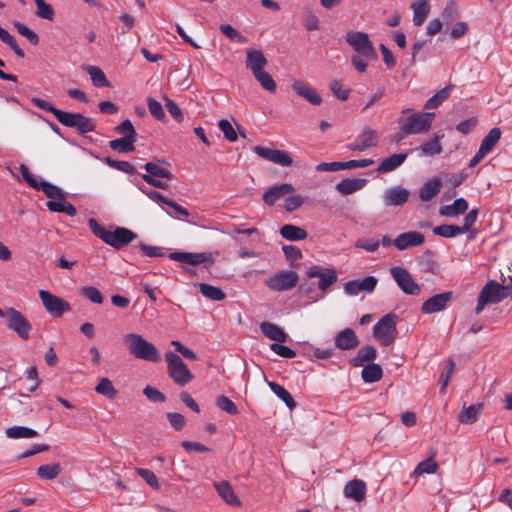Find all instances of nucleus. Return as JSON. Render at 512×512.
<instances>
[{"label": "nucleus", "instance_id": "aec40b11", "mask_svg": "<svg viewBox=\"0 0 512 512\" xmlns=\"http://www.w3.org/2000/svg\"><path fill=\"white\" fill-rule=\"evenodd\" d=\"M292 89L298 96L304 98L312 105L317 106L322 103V98L317 91L304 81L295 80L292 83Z\"/></svg>", "mask_w": 512, "mask_h": 512}, {"label": "nucleus", "instance_id": "5fc2aeb1", "mask_svg": "<svg viewBox=\"0 0 512 512\" xmlns=\"http://www.w3.org/2000/svg\"><path fill=\"white\" fill-rule=\"evenodd\" d=\"M0 40L3 43H5L6 45H8L18 57H21V58L24 57V55H25L24 51L18 46L14 37L7 30L3 29L1 26H0Z\"/></svg>", "mask_w": 512, "mask_h": 512}, {"label": "nucleus", "instance_id": "bf43d9fd", "mask_svg": "<svg viewBox=\"0 0 512 512\" xmlns=\"http://www.w3.org/2000/svg\"><path fill=\"white\" fill-rule=\"evenodd\" d=\"M81 294L89 301L95 304H101L103 302V296L100 291L93 286H85L81 288Z\"/></svg>", "mask_w": 512, "mask_h": 512}, {"label": "nucleus", "instance_id": "864d4df0", "mask_svg": "<svg viewBox=\"0 0 512 512\" xmlns=\"http://www.w3.org/2000/svg\"><path fill=\"white\" fill-rule=\"evenodd\" d=\"M36 5V16L42 19H46L52 21L54 19V9L53 7L46 3L44 0H33Z\"/></svg>", "mask_w": 512, "mask_h": 512}, {"label": "nucleus", "instance_id": "dca6fc26", "mask_svg": "<svg viewBox=\"0 0 512 512\" xmlns=\"http://www.w3.org/2000/svg\"><path fill=\"white\" fill-rule=\"evenodd\" d=\"M253 152L259 157L283 167H289L293 163L291 156L285 151L270 149L258 145L253 147Z\"/></svg>", "mask_w": 512, "mask_h": 512}, {"label": "nucleus", "instance_id": "39448f33", "mask_svg": "<svg viewBox=\"0 0 512 512\" xmlns=\"http://www.w3.org/2000/svg\"><path fill=\"white\" fill-rule=\"evenodd\" d=\"M435 117L434 113H413L406 119L399 120L400 130L405 135L422 134L430 130L432 120Z\"/></svg>", "mask_w": 512, "mask_h": 512}, {"label": "nucleus", "instance_id": "cd10ccee", "mask_svg": "<svg viewBox=\"0 0 512 512\" xmlns=\"http://www.w3.org/2000/svg\"><path fill=\"white\" fill-rule=\"evenodd\" d=\"M442 187V181L438 177L428 179L419 190V198L428 202L432 200L439 192Z\"/></svg>", "mask_w": 512, "mask_h": 512}, {"label": "nucleus", "instance_id": "ea45409f", "mask_svg": "<svg viewBox=\"0 0 512 512\" xmlns=\"http://www.w3.org/2000/svg\"><path fill=\"white\" fill-rule=\"evenodd\" d=\"M435 455H436V452L432 451L430 456L427 459L421 461L417 465V467L415 468V470L413 472V475L420 476L423 474L435 473L439 467L438 463L434 460Z\"/></svg>", "mask_w": 512, "mask_h": 512}, {"label": "nucleus", "instance_id": "e433bc0d", "mask_svg": "<svg viewBox=\"0 0 512 512\" xmlns=\"http://www.w3.org/2000/svg\"><path fill=\"white\" fill-rule=\"evenodd\" d=\"M468 209V202L464 198H457L452 204L440 207L439 213L446 217H455Z\"/></svg>", "mask_w": 512, "mask_h": 512}, {"label": "nucleus", "instance_id": "4d7b16f0", "mask_svg": "<svg viewBox=\"0 0 512 512\" xmlns=\"http://www.w3.org/2000/svg\"><path fill=\"white\" fill-rule=\"evenodd\" d=\"M220 31L231 41H237L241 44L247 43V38L241 35L233 26L229 24H221Z\"/></svg>", "mask_w": 512, "mask_h": 512}, {"label": "nucleus", "instance_id": "603ef678", "mask_svg": "<svg viewBox=\"0 0 512 512\" xmlns=\"http://www.w3.org/2000/svg\"><path fill=\"white\" fill-rule=\"evenodd\" d=\"M95 391L108 399H114L117 395V390L114 388L112 382L108 378H101L95 387Z\"/></svg>", "mask_w": 512, "mask_h": 512}, {"label": "nucleus", "instance_id": "72a5a7b5", "mask_svg": "<svg viewBox=\"0 0 512 512\" xmlns=\"http://www.w3.org/2000/svg\"><path fill=\"white\" fill-rule=\"evenodd\" d=\"M260 329L267 338L276 341L275 343H283L287 339V334L284 330L274 323L263 322L260 325Z\"/></svg>", "mask_w": 512, "mask_h": 512}, {"label": "nucleus", "instance_id": "c03bdc74", "mask_svg": "<svg viewBox=\"0 0 512 512\" xmlns=\"http://www.w3.org/2000/svg\"><path fill=\"white\" fill-rule=\"evenodd\" d=\"M5 434L11 439L33 438L38 435L36 430L24 426L9 427L5 430Z\"/></svg>", "mask_w": 512, "mask_h": 512}, {"label": "nucleus", "instance_id": "0eeeda50", "mask_svg": "<svg viewBox=\"0 0 512 512\" xmlns=\"http://www.w3.org/2000/svg\"><path fill=\"white\" fill-rule=\"evenodd\" d=\"M20 172L23 179L30 187L37 191H42L46 197L50 199H64V193L59 187L45 180L39 181L37 177L29 171V168L25 164L20 165Z\"/></svg>", "mask_w": 512, "mask_h": 512}, {"label": "nucleus", "instance_id": "9d476101", "mask_svg": "<svg viewBox=\"0 0 512 512\" xmlns=\"http://www.w3.org/2000/svg\"><path fill=\"white\" fill-rule=\"evenodd\" d=\"M57 120L62 125L76 129L80 134L93 132L96 125L93 120L81 113L63 111L58 113Z\"/></svg>", "mask_w": 512, "mask_h": 512}, {"label": "nucleus", "instance_id": "f704fd0d", "mask_svg": "<svg viewBox=\"0 0 512 512\" xmlns=\"http://www.w3.org/2000/svg\"><path fill=\"white\" fill-rule=\"evenodd\" d=\"M418 151L420 156H434L442 152V145L440 144V137L435 136L434 138L426 141L421 146L410 149L409 152Z\"/></svg>", "mask_w": 512, "mask_h": 512}, {"label": "nucleus", "instance_id": "6e6d98bb", "mask_svg": "<svg viewBox=\"0 0 512 512\" xmlns=\"http://www.w3.org/2000/svg\"><path fill=\"white\" fill-rule=\"evenodd\" d=\"M216 406L230 415H237L239 410L236 404L227 396L220 395L216 399Z\"/></svg>", "mask_w": 512, "mask_h": 512}, {"label": "nucleus", "instance_id": "58836bf2", "mask_svg": "<svg viewBox=\"0 0 512 512\" xmlns=\"http://www.w3.org/2000/svg\"><path fill=\"white\" fill-rule=\"evenodd\" d=\"M137 138H133L130 136H123L121 138H117L114 140H111L109 142V147L119 153H129L133 152L135 150L134 143L136 142Z\"/></svg>", "mask_w": 512, "mask_h": 512}, {"label": "nucleus", "instance_id": "79ce46f5", "mask_svg": "<svg viewBox=\"0 0 512 512\" xmlns=\"http://www.w3.org/2000/svg\"><path fill=\"white\" fill-rule=\"evenodd\" d=\"M501 138V130L498 127L492 128L482 139L480 149L486 154L490 153Z\"/></svg>", "mask_w": 512, "mask_h": 512}, {"label": "nucleus", "instance_id": "412c9836", "mask_svg": "<svg viewBox=\"0 0 512 512\" xmlns=\"http://www.w3.org/2000/svg\"><path fill=\"white\" fill-rule=\"evenodd\" d=\"M295 191L292 184L282 183L268 188L263 193V201L266 205L273 206L277 200Z\"/></svg>", "mask_w": 512, "mask_h": 512}, {"label": "nucleus", "instance_id": "bb28decb", "mask_svg": "<svg viewBox=\"0 0 512 512\" xmlns=\"http://www.w3.org/2000/svg\"><path fill=\"white\" fill-rule=\"evenodd\" d=\"M410 152L405 153H395L385 159H383L378 167L376 168V172L378 174H384L388 172H392L398 167H400L405 160L407 159Z\"/></svg>", "mask_w": 512, "mask_h": 512}, {"label": "nucleus", "instance_id": "473e14b6", "mask_svg": "<svg viewBox=\"0 0 512 512\" xmlns=\"http://www.w3.org/2000/svg\"><path fill=\"white\" fill-rule=\"evenodd\" d=\"M377 357V350L371 345L360 348L357 355L350 359V363L354 367L364 366L365 362H373Z\"/></svg>", "mask_w": 512, "mask_h": 512}, {"label": "nucleus", "instance_id": "f03ea898", "mask_svg": "<svg viewBox=\"0 0 512 512\" xmlns=\"http://www.w3.org/2000/svg\"><path fill=\"white\" fill-rule=\"evenodd\" d=\"M129 353L137 359L157 363L161 360V355L157 347L147 341L142 335L128 333L123 337Z\"/></svg>", "mask_w": 512, "mask_h": 512}, {"label": "nucleus", "instance_id": "1a4fd4ad", "mask_svg": "<svg viewBox=\"0 0 512 512\" xmlns=\"http://www.w3.org/2000/svg\"><path fill=\"white\" fill-rule=\"evenodd\" d=\"M346 42L353 48V50L366 60H374L377 58V53L369 36L365 32L352 31L346 34Z\"/></svg>", "mask_w": 512, "mask_h": 512}, {"label": "nucleus", "instance_id": "13d9d810", "mask_svg": "<svg viewBox=\"0 0 512 512\" xmlns=\"http://www.w3.org/2000/svg\"><path fill=\"white\" fill-rule=\"evenodd\" d=\"M14 27L18 33L25 37L32 45H37L39 43V36L26 25L20 22H15Z\"/></svg>", "mask_w": 512, "mask_h": 512}, {"label": "nucleus", "instance_id": "20e7f679", "mask_svg": "<svg viewBox=\"0 0 512 512\" xmlns=\"http://www.w3.org/2000/svg\"><path fill=\"white\" fill-rule=\"evenodd\" d=\"M165 360L167 362L168 375L177 385L185 386L193 380L194 375L180 356L172 351H168L165 353Z\"/></svg>", "mask_w": 512, "mask_h": 512}, {"label": "nucleus", "instance_id": "393cba45", "mask_svg": "<svg viewBox=\"0 0 512 512\" xmlns=\"http://www.w3.org/2000/svg\"><path fill=\"white\" fill-rule=\"evenodd\" d=\"M169 258L190 265H198L211 259V254L208 253H190V252H172Z\"/></svg>", "mask_w": 512, "mask_h": 512}, {"label": "nucleus", "instance_id": "7c9ffc66", "mask_svg": "<svg viewBox=\"0 0 512 512\" xmlns=\"http://www.w3.org/2000/svg\"><path fill=\"white\" fill-rule=\"evenodd\" d=\"M215 489L221 498L229 505L241 507L242 503L236 496L231 484L227 481H222L214 484Z\"/></svg>", "mask_w": 512, "mask_h": 512}, {"label": "nucleus", "instance_id": "37998d69", "mask_svg": "<svg viewBox=\"0 0 512 512\" xmlns=\"http://www.w3.org/2000/svg\"><path fill=\"white\" fill-rule=\"evenodd\" d=\"M454 85L449 84L443 89L436 92L431 98H429L425 104V109H436L442 102H444L450 96V93Z\"/></svg>", "mask_w": 512, "mask_h": 512}, {"label": "nucleus", "instance_id": "e2e57ef3", "mask_svg": "<svg viewBox=\"0 0 512 512\" xmlns=\"http://www.w3.org/2000/svg\"><path fill=\"white\" fill-rule=\"evenodd\" d=\"M136 473L139 476H141L151 488L159 489L158 479L152 471L148 469L138 468L136 469Z\"/></svg>", "mask_w": 512, "mask_h": 512}, {"label": "nucleus", "instance_id": "a18cd8bd", "mask_svg": "<svg viewBox=\"0 0 512 512\" xmlns=\"http://www.w3.org/2000/svg\"><path fill=\"white\" fill-rule=\"evenodd\" d=\"M62 471V468L59 463H52V464H44L37 468V476L44 480H53L55 479L60 472Z\"/></svg>", "mask_w": 512, "mask_h": 512}, {"label": "nucleus", "instance_id": "2f4dec72", "mask_svg": "<svg viewBox=\"0 0 512 512\" xmlns=\"http://www.w3.org/2000/svg\"><path fill=\"white\" fill-rule=\"evenodd\" d=\"M483 404L477 403L468 407H463L457 416V419L462 424H473L478 420L479 415L482 413Z\"/></svg>", "mask_w": 512, "mask_h": 512}, {"label": "nucleus", "instance_id": "a211bd4d", "mask_svg": "<svg viewBox=\"0 0 512 512\" xmlns=\"http://www.w3.org/2000/svg\"><path fill=\"white\" fill-rule=\"evenodd\" d=\"M378 280L374 276H368L362 280H351L344 284V291L348 295H357L360 291L371 293L374 291Z\"/></svg>", "mask_w": 512, "mask_h": 512}, {"label": "nucleus", "instance_id": "4be33fe9", "mask_svg": "<svg viewBox=\"0 0 512 512\" xmlns=\"http://www.w3.org/2000/svg\"><path fill=\"white\" fill-rule=\"evenodd\" d=\"M409 195L410 192L405 188L392 187L385 191L384 203L386 206H402L407 202Z\"/></svg>", "mask_w": 512, "mask_h": 512}, {"label": "nucleus", "instance_id": "2eb2a0df", "mask_svg": "<svg viewBox=\"0 0 512 512\" xmlns=\"http://www.w3.org/2000/svg\"><path fill=\"white\" fill-rule=\"evenodd\" d=\"M379 142L377 132L370 126H365L355 140L348 144L347 148L351 151H365L376 147Z\"/></svg>", "mask_w": 512, "mask_h": 512}, {"label": "nucleus", "instance_id": "a878e982", "mask_svg": "<svg viewBox=\"0 0 512 512\" xmlns=\"http://www.w3.org/2000/svg\"><path fill=\"white\" fill-rule=\"evenodd\" d=\"M344 495L348 499L361 502L366 497V483L360 479H354L344 486Z\"/></svg>", "mask_w": 512, "mask_h": 512}, {"label": "nucleus", "instance_id": "5701e85b", "mask_svg": "<svg viewBox=\"0 0 512 512\" xmlns=\"http://www.w3.org/2000/svg\"><path fill=\"white\" fill-rule=\"evenodd\" d=\"M359 339L351 328H345L335 336V346L341 350H352L358 347Z\"/></svg>", "mask_w": 512, "mask_h": 512}, {"label": "nucleus", "instance_id": "4468645a", "mask_svg": "<svg viewBox=\"0 0 512 512\" xmlns=\"http://www.w3.org/2000/svg\"><path fill=\"white\" fill-rule=\"evenodd\" d=\"M308 278H319L318 288L321 291H326L332 286L338 279V275L335 269L326 268L319 265H313L307 270Z\"/></svg>", "mask_w": 512, "mask_h": 512}, {"label": "nucleus", "instance_id": "680f3d73", "mask_svg": "<svg viewBox=\"0 0 512 512\" xmlns=\"http://www.w3.org/2000/svg\"><path fill=\"white\" fill-rule=\"evenodd\" d=\"M218 127L228 141L235 142L237 140L238 135L228 120H220L218 123Z\"/></svg>", "mask_w": 512, "mask_h": 512}, {"label": "nucleus", "instance_id": "7ed1b4c3", "mask_svg": "<svg viewBox=\"0 0 512 512\" xmlns=\"http://www.w3.org/2000/svg\"><path fill=\"white\" fill-rule=\"evenodd\" d=\"M511 295L512 287L510 285H500L495 280H490L485 284L479 293L475 313L480 314L485 305L489 303L497 304L504 298H511Z\"/></svg>", "mask_w": 512, "mask_h": 512}, {"label": "nucleus", "instance_id": "b1692460", "mask_svg": "<svg viewBox=\"0 0 512 512\" xmlns=\"http://www.w3.org/2000/svg\"><path fill=\"white\" fill-rule=\"evenodd\" d=\"M268 61L263 52L258 49H248L246 52L245 65L250 69L252 74L264 70Z\"/></svg>", "mask_w": 512, "mask_h": 512}, {"label": "nucleus", "instance_id": "f257e3e1", "mask_svg": "<svg viewBox=\"0 0 512 512\" xmlns=\"http://www.w3.org/2000/svg\"><path fill=\"white\" fill-rule=\"evenodd\" d=\"M88 226L96 237L115 249H121L137 238L135 232L125 227H116L112 232L107 231L94 218L88 220Z\"/></svg>", "mask_w": 512, "mask_h": 512}, {"label": "nucleus", "instance_id": "c9c22d12", "mask_svg": "<svg viewBox=\"0 0 512 512\" xmlns=\"http://www.w3.org/2000/svg\"><path fill=\"white\" fill-rule=\"evenodd\" d=\"M280 235L289 241H299L307 238V231L299 226L285 224L280 228Z\"/></svg>", "mask_w": 512, "mask_h": 512}, {"label": "nucleus", "instance_id": "c85d7f7f", "mask_svg": "<svg viewBox=\"0 0 512 512\" xmlns=\"http://www.w3.org/2000/svg\"><path fill=\"white\" fill-rule=\"evenodd\" d=\"M367 184L364 178H346L336 184L335 189L342 195H349L361 190Z\"/></svg>", "mask_w": 512, "mask_h": 512}, {"label": "nucleus", "instance_id": "6e6552de", "mask_svg": "<svg viewBox=\"0 0 512 512\" xmlns=\"http://www.w3.org/2000/svg\"><path fill=\"white\" fill-rule=\"evenodd\" d=\"M6 327L17 334V336L26 341L30 338L32 325L28 319L17 309L9 307L6 309Z\"/></svg>", "mask_w": 512, "mask_h": 512}, {"label": "nucleus", "instance_id": "f3484780", "mask_svg": "<svg viewBox=\"0 0 512 512\" xmlns=\"http://www.w3.org/2000/svg\"><path fill=\"white\" fill-rule=\"evenodd\" d=\"M452 298L453 293L451 291L436 294L422 303L421 312L423 314L440 312L447 307Z\"/></svg>", "mask_w": 512, "mask_h": 512}, {"label": "nucleus", "instance_id": "8fccbe9b", "mask_svg": "<svg viewBox=\"0 0 512 512\" xmlns=\"http://www.w3.org/2000/svg\"><path fill=\"white\" fill-rule=\"evenodd\" d=\"M144 169L147 171L146 175H151L153 178H165L167 180H172L174 178L173 174L169 170L160 167L154 162H147L144 165Z\"/></svg>", "mask_w": 512, "mask_h": 512}, {"label": "nucleus", "instance_id": "ddd939ff", "mask_svg": "<svg viewBox=\"0 0 512 512\" xmlns=\"http://www.w3.org/2000/svg\"><path fill=\"white\" fill-rule=\"evenodd\" d=\"M39 297L45 309L54 317H61L65 312L70 311V304L64 299L51 294L48 291L40 290Z\"/></svg>", "mask_w": 512, "mask_h": 512}, {"label": "nucleus", "instance_id": "0e129e2a", "mask_svg": "<svg viewBox=\"0 0 512 512\" xmlns=\"http://www.w3.org/2000/svg\"><path fill=\"white\" fill-rule=\"evenodd\" d=\"M270 349L276 353L277 355L283 358H294L296 356V352L288 346L282 345L281 343H272L270 345Z\"/></svg>", "mask_w": 512, "mask_h": 512}, {"label": "nucleus", "instance_id": "338daca9", "mask_svg": "<svg viewBox=\"0 0 512 512\" xmlns=\"http://www.w3.org/2000/svg\"><path fill=\"white\" fill-rule=\"evenodd\" d=\"M143 394L147 397V399L151 402H165L166 396L159 391L157 388L152 386H146L143 389Z\"/></svg>", "mask_w": 512, "mask_h": 512}, {"label": "nucleus", "instance_id": "052dcab7", "mask_svg": "<svg viewBox=\"0 0 512 512\" xmlns=\"http://www.w3.org/2000/svg\"><path fill=\"white\" fill-rule=\"evenodd\" d=\"M147 106L149 109L150 114L156 119V120H163L165 118L164 109L162 107V104L155 100L154 98L149 97L147 99Z\"/></svg>", "mask_w": 512, "mask_h": 512}, {"label": "nucleus", "instance_id": "423d86ee", "mask_svg": "<svg viewBox=\"0 0 512 512\" xmlns=\"http://www.w3.org/2000/svg\"><path fill=\"white\" fill-rule=\"evenodd\" d=\"M396 318L395 314H386L373 328V336L384 346L391 345L397 337Z\"/></svg>", "mask_w": 512, "mask_h": 512}, {"label": "nucleus", "instance_id": "de8ad7c7", "mask_svg": "<svg viewBox=\"0 0 512 512\" xmlns=\"http://www.w3.org/2000/svg\"><path fill=\"white\" fill-rule=\"evenodd\" d=\"M433 234L443 238H453L460 234H464L461 226L452 224H442L433 228Z\"/></svg>", "mask_w": 512, "mask_h": 512}, {"label": "nucleus", "instance_id": "9b49d317", "mask_svg": "<svg viewBox=\"0 0 512 512\" xmlns=\"http://www.w3.org/2000/svg\"><path fill=\"white\" fill-rule=\"evenodd\" d=\"M390 274L403 293L407 295H418L421 292L420 285L414 281L407 269L395 266L390 269Z\"/></svg>", "mask_w": 512, "mask_h": 512}, {"label": "nucleus", "instance_id": "69168bd1", "mask_svg": "<svg viewBox=\"0 0 512 512\" xmlns=\"http://www.w3.org/2000/svg\"><path fill=\"white\" fill-rule=\"evenodd\" d=\"M330 90L332 94L337 97L338 99L345 101L348 99L350 90L349 89H343L342 84L338 80H333L330 83Z\"/></svg>", "mask_w": 512, "mask_h": 512}, {"label": "nucleus", "instance_id": "c756f323", "mask_svg": "<svg viewBox=\"0 0 512 512\" xmlns=\"http://www.w3.org/2000/svg\"><path fill=\"white\" fill-rule=\"evenodd\" d=\"M413 10V24L421 26L430 13V0H415L411 4Z\"/></svg>", "mask_w": 512, "mask_h": 512}, {"label": "nucleus", "instance_id": "f8f14e48", "mask_svg": "<svg viewBox=\"0 0 512 512\" xmlns=\"http://www.w3.org/2000/svg\"><path fill=\"white\" fill-rule=\"evenodd\" d=\"M299 276L295 271H280L266 280V285L273 291H287L297 286Z\"/></svg>", "mask_w": 512, "mask_h": 512}, {"label": "nucleus", "instance_id": "09e8293b", "mask_svg": "<svg viewBox=\"0 0 512 512\" xmlns=\"http://www.w3.org/2000/svg\"><path fill=\"white\" fill-rule=\"evenodd\" d=\"M268 386L275 393L289 409H293L296 406V402L294 401L291 394L281 385L276 382H268Z\"/></svg>", "mask_w": 512, "mask_h": 512}, {"label": "nucleus", "instance_id": "6ab92c4d", "mask_svg": "<svg viewBox=\"0 0 512 512\" xmlns=\"http://www.w3.org/2000/svg\"><path fill=\"white\" fill-rule=\"evenodd\" d=\"M425 237L423 234L417 231H409L398 235L393 244L395 247L402 251L410 247L420 246L424 243Z\"/></svg>", "mask_w": 512, "mask_h": 512}, {"label": "nucleus", "instance_id": "a19ab883", "mask_svg": "<svg viewBox=\"0 0 512 512\" xmlns=\"http://www.w3.org/2000/svg\"><path fill=\"white\" fill-rule=\"evenodd\" d=\"M361 376L364 382L374 383L382 378L383 370L379 364L370 363L364 366Z\"/></svg>", "mask_w": 512, "mask_h": 512}, {"label": "nucleus", "instance_id": "4c0bfd02", "mask_svg": "<svg viewBox=\"0 0 512 512\" xmlns=\"http://www.w3.org/2000/svg\"><path fill=\"white\" fill-rule=\"evenodd\" d=\"M82 69L87 72L91 81L96 87H110L111 83L107 79L105 73L97 66L83 65Z\"/></svg>", "mask_w": 512, "mask_h": 512}, {"label": "nucleus", "instance_id": "49530a36", "mask_svg": "<svg viewBox=\"0 0 512 512\" xmlns=\"http://www.w3.org/2000/svg\"><path fill=\"white\" fill-rule=\"evenodd\" d=\"M195 286L198 287L202 295L213 301H221L226 296L225 293L220 288L209 284L198 283Z\"/></svg>", "mask_w": 512, "mask_h": 512}, {"label": "nucleus", "instance_id": "3c124183", "mask_svg": "<svg viewBox=\"0 0 512 512\" xmlns=\"http://www.w3.org/2000/svg\"><path fill=\"white\" fill-rule=\"evenodd\" d=\"M253 76L259 82V84L264 90L270 93H274L276 91V82L268 72L262 70L253 74Z\"/></svg>", "mask_w": 512, "mask_h": 512}, {"label": "nucleus", "instance_id": "774afa93", "mask_svg": "<svg viewBox=\"0 0 512 512\" xmlns=\"http://www.w3.org/2000/svg\"><path fill=\"white\" fill-rule=\"evenodd\" d=\"M167 418H168V421H169L170 425L176 431L182 430L184 428L185 424H186L185 417L182 414H180V413L169 412V413H167Z\"/></svg>", "mask_w": 512, "mask_h": 512}]
</instances>
